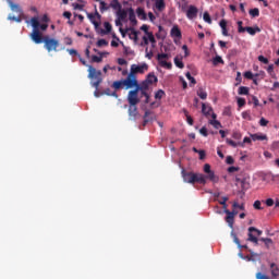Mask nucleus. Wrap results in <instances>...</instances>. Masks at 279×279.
Here are the masks:
<instances>
[{
  "label": "nucleus",
  "instance_id": "aec40b11",
  "mask_svg": "<svg viewBox=\"0 0 279 279\" xmlns=\"http://www.w3.org/2000/svg\"><path fill=\"white\" fill-rule=\"evenodd\" d=\"M104 27H105V29L100 28V34L102 36H106L108 34H110V32H112V24H110V22H105Z\"/></svg>",
  "mask_w": 279,
  "mask_h": 279
},
{
  "label": "nucleus",
  "instance_id": "0e129e2a",
  "mask_svg": "<svg viewBox=\"0 0 279 279\" xmlns=\"http://www.w3.org/2000/svg\"><path fill=\"white\" fill-rule=\"evenodd\" d=\"M199 160H205L206 158V150L199 149L198 150Z\"/></svg>",
  "mask_w": 279,
  "mask_h": 279
},
{
  "label": "nucleus",
  "instance_id": "473e14b6",
  "mask_svg": "<svg viewBox=\"0 0 279 279\" xmlns=\"http://www.w3.org/2000/svg\"><path fill=\"white\" fill-rule=\"evenodd\" d=\"M197 95L199 96V99L203 100L208 98V93H206L202 87L197 90Z\"/></svg>",
  "mask_w": 279,
  "mask_h": 279
},
{
  "label": "nucleus",
  "instance_id": "bb28decb",
  "mask_svg": "<svg viewBox=\"0 0 279 279\" xmlns=\"http://www.w3.org/2000/svg\"><path fill=\"white\" fill-rule=\"evenodd\" d=\"M252 141L256 142V141H267V135L266 134H258V133H255V134H251L250 135Z\"/></svg>",
  "mask_w": 279,
  "mask_h": 279
},
{
  "label": "nucleus",
  "instance_id": "864d4df0",
  "mask_svg": "<svg viewBox=\"0 0 279 279\" xmlns=\"http://www.w3.org/2000/svg\"><path fill=\"white\" fill-rule=\"evenodd\" d=\"M225 117H232V108L231 107H226L223 110Z\"/></svg>",
  "mask_w": 279,
  "mask_h": 279
},
{
  "label": "nucleus",
  "instance_id": "c756f323",
  "mask_svg": "<svg viewBox=\"0 0 279 279\" xmlns=\"http://www.w3.org/2000/svg\"><path fill=\"white\" fill-rule=\"evenodd\" d=\"M238 95H250V87L240 86L238 89Z\"/></svg>",
  "mask_w": 279,
  "mask_h": 279
},
{
  "label": "nucleus",
  "instance_id": "79ce46f5",
  "mask_svg": "<svg viewBox=\"0 0 279 279\" xmlns=\"http://www.w3.org/2000/svg\"><path fill=\"white\" fill-rule=\"evenodd\" d=\"M226 143H227V145H230L231 147H234V148L240 147L239 142H234L230 138H226Z\"/></svg>",
  "mask_w": 279,
  "mask_h": 279
},
{
  "label": "nucleus",
  "instance_id": "a19ab883",
  "mask_svg": "<svg viewBox=\"0 0 279 279\" xmlns=\"http://www.w3.org/2000/svg\"><path fill=\"white\" fill-rule=\"evenodd\" d=\"M259 74H254L252 73V71H246L244 73V77H246V80H254V77H258Z\"/></svg>",
  "mask_w": 279,
  "mask_h": 279
},
{
  "label": "nucleus",
  "instance_id": "2eb2a0df",
  "mask_svg": "<svg viewBox=\"0 0 279 279\" xmlns=\"http://www.w3.org/2000/svg\"><path fill=\"white\" fill-rule=\"evenodd\" d=\"M129 84H131L132 86H130L129 88H134L132 89L133 93H141V95H143V89L141 87V84L138 83V80L136 78H130L129 80Z\"/></svg>",
  "mask_w": 279,
  "mask_h": 279
},
{
  "label": "nucleus",
  "instance_id": "37998d69",
  "mask_svg": "<svg viewBox=\"0 0 279 279\" xmlns=\"http://www.w3.org/2000/svg\"><path fill=\"white\" fill-rule=\"evenodd\" d=\"M185 77L189 80L190 84H197V81L191 75V72H186Z\"/></svg>",
  "mask_w": 279,
  "mask_h": 279
},
{
  "label": "nucleus",
  "instance_id": "58836bf2",
  "mask_svg": "<svg viewBox=\"0 0 279 279\" xmlns=\"http://www.w3.org/2000/svg\"><path fill=\"white\" fill-rule=\"evenodd\" d=\"M174 64L178 69H184V62H182V59L178 57L174 58Z\"/></svg>",
  "mask_w": 279,
  "mask_h": 279
},
{
  "label": "nucleus",
  "instance_id": "49530a36",
  "mask_svg": "<svg viewBox=\"0 0 279 279\" xmlns=\"http://www.w3.org/2000/svg\"><path fill=\"white\" fill-rule=\"evenodd\" d=\"M104 61V57L102 56H97V54H93L92 56V62H97V63H99V62H102Z\"/></svg>",
  "mask_w": 279,
  "mask_h": 279
},
{
  "label": "nucleus",
  "instance_id": "f8f14e48",
  "mask_svg": "<svg viewBox=\"0 0 279 279\" xmlns=\"http://www.w3.org/2000/svg\"><path fill=\"white\" fill-rule=\"evenodd\" d=\"M198 12L197 7L191 4L186 11V19H189V21L197 19Z\"/></svg>",
  "mask_w": 279,
  "mask_h": 279
},
{
  "label": "nucleus",
  "instance_id": "f03ea898",
  "mask_svg": "<svg viewBox=\"0 0 279 279\" xmlns=\"http://www.w3.org/2000/svg\"><path fill=\"white\" fill-rule=\"evenodd\" d=\"M33 43H35V45H45V48L47 49V51H58V45H60V41H58V39L56 38H50V37H39L38 34H34L33 35Z\"/></svg>",
  "mask_w": 279,
  "mask_h": 279
},
{
  "label": "nucleus",
  "instance_id": "09e8293b",
  "mask_svg": "<svg viewBox=\"0 0 279 279\" xmlns=\"http://www.w3.org/2000/svg\"><path fill=\"white\" fill-rule=\"evenodd\" d=\"M142 40L143 41L140 44L141 47H145V46L149 45V36H143Z\"/></svg>",
  "mask_w": 279,
  "mask_h": 279
},
{
  "label": "nucleus",
  "instance_id": "7ed1b4c3",
  "mask_svg": "<svg viewBox=\"0 0 279 279\" xmlns=\"http://www.w3.org/2000/svg\"><path fill=\"white\" fill-rule=\"evenodd\" d=\"M181 175L185 184H195V182H197L198 184H206V175L202 173L189 172L185 169H182Z\"/></svg>",
  "mask_w": 279,
  "mask_h": 279
},
{
  "label": "nucleus",
  "instance_id": "412c9836",
  "mask_svg": "<svg viewBox=\"0 0 279 279\" xmlns=\"http://www.w3.org/2000/svg\"><path fill=\"white\" fill-rule=\"evenodd\" d=\"M129 29H131V34H129V38L130 40H133V43L136 45L138 43V31L130 27Z\"/></svg>",
  "mask_w": 279,
  "mask_h": 279
},
{
  "label": "nucleus",
  "instance_id": "bf43d9fd",
  "mask_svg": "<svg viewBox=\"0 0 279 279\" xmlns=\"http://www.w3.org/2000/svg\"><path fill=\"white\" fill-rule=\"evenodd\" d=\"M68 52L70 56H77V58H80V52H77V50L74 48L68 49Z\"/></svg>",
  "mask_w": 279,
  "mask_h": 279
},
{
  "label": "nucleus",
  "instance_id": "de8ad7c7",
  "mask_svg": "<svg viewBox=\"0 0 279 279\" xmlns=\"http://www.w3.org/2000/svg\"><path fill=\"white\" fill-rule=\"evenodd\" d=\"M242 119H246L247 121H252V113L250 111L242 112Z\"/></svg>",
  "mask_w": 279,
  "mask_h": 279
},
{
  "label": "nucleus",
  "instance_id": "c03bdc74",
  "mask_svg": "<svg viewBox=\"0 0 279 279\" xmlns=\"http://www.w3.org/2000/svg\"><path fill=\"white\" fill-rule=\"evenodd\" d=\"M167 58H169V54H167V53H158L157 54V60H158L159 64H160V62H165V59H167Z\"/></svg>",
  "mask_w": 279,
  "mask_h": 279
},
{
  "label": "nucleus",
  "instance_id": "ddd939ff",
  "mask_svg": "<svg viewBox=\"0 0 279 279\" xmlns=\"http://www.w3.org/2000/svg\"><path fill=\"white\" fill-rule=\"evenodd\" d=\"M204 172L207 173V175H205V180H210V182H217V180L215 179V171L210 169V163L204 165Z\"/></svg>",
  "mask_w": 279,
  "mask_h": 279
},
{
  "label": "nucleus",
  "instance_id": "423d86ee",
  "mask_svg": "<svg viewBox=\"0 0 279 279\" xmlns=\"http://www.w3.org/2000/svg\"><path fill=\"white\" fill-rule=\"evenodd\" d=\"M8 3H9V8L11 9V11L16 12V14H19V16L9 14L8 21H15V23H23V19H21V16H23V14H24L23 8H21L20 4L14 3L12 0H9Z\"/></svg>",
  "mask_w": 279,
  "mask_h": 279
},
{
  "label": "nucleus",
  "instance_id": "9d476101",
  "mask_svg": "<svg viewBox=\"0 0 279 279\" xmlns=\"http://www.w3.org/2000/svg\"><path fill=\"white\" fill-rule=\"evenodd\" d=\"M114 90H120L123 86L125 87V90L130 89L131 83H130V76H126V78H122L120 81H114L111 85Z\"/></svg>",
  "mask_w": 279,
  "mask_h": 279
},
{
  "label": "nucleus",
  "instance_id": "052dcab7",
  "mask_svg": "<svg viewBox=\"0 0 279 279\" xmlns=\"http://www.w3.org/2000/svg\"><path fill=\"white\" fill-rule=\"evenodd\" d=\"M72 7L74 8V10H80L82 12V10H84V4H80V3H72Z\"/></svg>",
  "mask_w": 279,
  "mask_h": 279
},
{
  "label": "nucleus",
  "instance_id": "a878e982",
  "mask_svg": "<svg viewBox=\"0 0 279 279\" xmlns=\"http://www.w3.org/2000/svg\"><path fill=\"white\" fill-rule=\"evenodd\" d=\"M136 14H137L138 19H141L142 21H147V13H145V9L138 7L136 9Z\"/></svg>",
  "mask_w": 279,
  "mask_h": 279
},
{
  "label": "nucleus",
  "instance_id": "b1692460",
  "mask_svg": "<svg viewBox=\"0 0 279 279\" xmlns=\"http://www.w3.org/2000/svg\"><path fill=\"white\" fill-rule=\"evenodd\" d=\"M155 1V8L158 10V12H162L165 8H167V4L165 3V0H154Z\"/></svg>",
  "mask_w": 279,
  "mask_h": 279
},
{
  "label": "nucleus",
  "instance_id": "e2e57ef3",
  "mask_svg": "<svg viewBox=\"0 0 279 279\" xmlns=\"http://www.w3.org/2000/svg\"><path fill=\"white\" fill-rule=\"evenodd\" d=\"M199 134L205 137L208 136V129H206V126L201 128Z\"/></svg>",
  "mask_w": 279,
  "mask_h": 279
},
{
  "label": "nucleus",
  "instance_id": "c9c22d12",
  "mask_svg": "<svg viewBox=\"0 0 279 279\" xmlns=\"http://www.w3.org/2000/svg\"><path fill=\"white\" fill-rule=\"evenodd\" d=\"M120 45L123 47V51L125 56H132V53H134V50H130V47L125 46L123 41H120Z\"/></svg>",
  "mask_w": 279,
  "mask_h": 279
},
{
  "label": "nucleus",
  "instance_id": "2f4dec72",
  "mask_svg": "<svg viewBox=\"0 0 279 279\" xmlns=\"http://www.w3.org/2000/svg\"><path fill=\"white\" fill-rule=\"evenodd\" d=\"M209 125H213L215 130H219L220 128H223V125L219 120H209Z\"/></svg>",
  "mask_w": 279,
  "mask_h": 279
},
{
  "label": "nucleus",
  "instance_id": "39448f33",
  "mask_svg": "<svg viewBox=\"0 0 279 279\" xmlns=\"http://www.w3.org/2000/svg\"><path fill=\"white\" fill-rule=\"evenodd\" d=\"M31 26L33 27V31L29 35L31 40L34 41V34L39 37L43 38V33L41 32H47V29L49 28V24H40V21H38V17H32L31 19Z\"/></svg>",
  "mask_w": 279,
  "mask_h": 279
},
{
  "label": "nucleus",
  "instance_id": "6e6552de",
  "mask_svg": "<svg viewBox=\"0 0 279 279\" xmlns=\"http://www.w3.org/2000/svg\"><path fill=\"white\" fill-rule=\"evenodd\" d=\"M262 235L263 231L260 229H256V227H250L246 241H248L250 243H254V245H258V242L260 241L258 236Z\"/></svg>",
  "mask_w": 279,
  "mask_h": 279
},
{
  "label": "nucleus",
  "instance_id": "5fc2aeb1",
  "mask_svg": "<svg viewBox=\"0 0 279 279\" xmlns=\"http://www.w3.org/2000/svg\"><path fill=\"white\" fill-rule=\"evenodd\" d=\"M269 124V120L265 119V118H260L259 120V125L262 128H267V125Z\"/></svg>",
  "mask_w": 279,
  "mask_h": 279
},
{
  "label": "nucleus",
  "instance_id": "cd10ccee",
  "mask_svg": "<svg viewBox=\"0 0 279 279\" xmlns=\"http://www.w3.org/2000/svg\"><path fill=\"white\" fill-rule=\"evenodd\" d=\"M225 221L228 223L229 228L234 229V216L231 214H227Z\"/></svg>",
  "mask_w": 279,
  "mask_h": 279
},
{
  "label": "nucleus",
  "instance_id": "4be33fe9",
  "mask_svg": "<svg viewBox=\"0 0 279 279\" xmlns=\"http://www.w3.org/2000/svg\"><path fill=\"white\" fill-rule=\"evenodd\" d=\"M269 267H270V274H271L272 278H278L279 267L277 266V264L276 263H270Z\"/></svg>",
  "mask_w": 279,
  "mask_h": 279
},
{
  "label": "nucleus",
  "instance_id": "393cba45",
  "mask_svg": "<svg viewBox=\"0 0 279 279\" xmlns=\"http://www.w3.org/2000/svg\"><path fill=\"white\" fill-rule=\"evenodd\" d=\"M246 32H247V34H250V36H256V34L260 33V27L246 26Z\"/></svg>",
  "mask_w": 279,
  "mask_h": 279
},
{
  "label": "nucleus",
  "instance_id": "4468645a",
  "mask_svg": "<svg viewBox=\"0 0 279 279\" xmlns=\"http://www.w3.org/2000/svg\"><path fill=\"white\" fill-rule=\"evenodd\" d=\"M129 121H136V117H138V108L136 105L129 106Z\"/></svg>",
  "mask_w": 279,
  "mask_h": 279
},
{
  "label": "nucleus",
  "instance_id": "4d7b16f0",
  "mask_svg": "<svg viewBox=\"0 0 279 279\" xmlns=\"http://www.w3.org/2000/svg\"><path fill=\"white\" fill-rule=\"evenodd\" d=\"M145 51H146V58H148V60H151L154 58V51L151 50L149 51L148 47H146Z\"/></svg>",
  "mask_w": 279,
  "mask_h": 279
},
{
  "label": "nucleus",
  "instance_id": "72a5a7b5",
  "mask_svg": "<svg viewBox=\"0 0 279 279\" xmlns=\"http://www.w3.org/2000/svg\"><path fill=\"white\" fill-rule=\"evenodd\" d=\"M213 64H214V66H217L218 64H223V58H221V56L217 54L213 59Z\"/></svg>",
  "mask_w": 279,
  "mask_h": 279
},
{
  "label": "nucleus",
  "instance_id": "5701e85b",
  "mask_svg": "<svg viewBox=\"0 0 279 279\" xmlns=\"http://www.w3.org/2000/svg\"><path fill=\"white\" fill-rule=\"evenodd\" d=\"M210 112H213V107L202 102V114H204V117H210Z\"/></svg>",
  "mask_w": 279,
  "mask_h": 279
},
{
  "label": "nucleus",
  "instance_id": "8fccbe9b",
  "mask_svg": "<svg viewBox=\"0 0 279 279\" xmlns=\"http://www.w3.org/2000/svg\"><path fill=\"white\" fill-rule=\"evenodd\" d=\"M257 60H258L259 62H263V64H269V59H267V57H265V56H263V54L258 56V57H257Z\"/></svg>",
  "mask_w": 279,
  "mask_h": 279
},
{
  "label": "nucleus",
  "instance_id": "4c0bfd02",
  "mask_svg": "<svg viewBox=\"0 0 279 279\" xmlns=\"http://www.w3.org/2000/svg\"><path fill=\"white\" fill-rule=\"evenodd\" d=\"M203 21H205V23H208V25L213 24V19L210 17V14L208 12H204Z\"/></svg>",
  "mask_w": 279,
  "mask_h": 279
},
{
  "label": "nucleus",
  "instance_id": "9b49d317",
  "mask_svg": "<svg viewBox=\"0 0 279 279\" xmlns=\"http://www.w3.org/2000/svg\"><path fill=\"white\" fill-rule=\"evenodd\" d=\"M128 101L129 106H136L141 102V99H138V93L133 92L132 89L128 94Z\"/></svg>",
  "mask_w": 279,
  "mask_h": 279
},
{
  "label": "nucleus",
  "instance_id": "e433bc0d",
  "mask_svg": "<svg viewBox=\"0 0 279 279\" xmlns=\"http://www.w3.org/2000/svg\"><path fill=\"white\" fill-rule=\"evenodd\" d=\"M245 144L251 145L252 144V137H244L242 142H239L240 147H245Z\"/></svg>",
  "mask_w": 279,
  "mask_h": 279
},
{
  "label": "nucleus",
  "instance_id": "3c124183",
  "mask_svg": "<svg viewBox=\"0 0 279 279\" xmlns=\"http://www.w3.org/2000/svg\"><path fill=\"white\" fill-rule=\"evenodd\" d=\"M160 66H163V69H172L173 64H171V62H167V61H160Z\"/></svg>",
  "mask_w": 279,
  "mask_h": 279
},
{
  "label": "nucleus",
  "instance_id": "a211bd4d",
  "mask_svg": "<svg viewBox=\"0 0 279 279\" xmlns=\"http://www.w3.org/2000/svg\"><path fill=\"white\" fill-rule=\"evenodd\" d=\"M170 36H172V38H182V31H180L178 25L172 26Z\"/></svg>",
  "mask_w": 279,
  "mask_h": 279
},
{
  "label": "nucleus",
  "instance_id": "20e7f679",
  "mask_svg": "<svg viewBox=\"0 0 279 279\" xmlns=\"http://www.w3.org/2000/svg\"><path fill=\"white\" fill-rule=\"evenodd\" d=\"M156 83H158V76H156L154 72H150L146 76V80L143 81L142 84H140L142 88V97H146V99L144 100L145 104H149V94L147 93V90H149V84Z\"/></svg>",
  "mask_w": 279,
  "mask_h": 279
},
{
  "label": "nucleus",
  "instance_id": "1a4fd4ad",
  "mask_svg": "<svg viewBox=\"0 0 279 279\" xmlns=\"http://www.w3.org/2000/svg\"><path fill=\"white\" fill-rule=\"evenodd\" d=\"M147 69H149V66L147 65V63H143V64H141V65H138V64H132V65H131L130 73L128 74L129 80H130V78H136V73H145V71H147Z\"/></svg>",
  "mask_w": 279,
  "mask_h": 279
},
{
  "label": "nucleus",
  "instance_id": "a18cd8bd",
  "mask_svg": "<svg viewBox=\"0 0 279 279\" xmlns=\"http://www.w3.org/2000/svg\"><path fill=\"white\" fill-rule=\"evenodd\" d=\"M141 31L144 32V34H146V36H149V34H154V33L149 32V26L147 24L142 25Z\"/></svg>",
  "mask_w": 279,
  "mask_h": 279
},
{
  "label": "nucleus",
  "instance_id": "0eeeda50",
  "mask_svg": "<svg viewBox=\"0 0 279 279\" xmlns=\"http://www.w3.org/2000/svg\"><path fill=\"white\" fill-rule=\"evenodd\" d=\"M109 8L117 11V17L121 21H125V19H128V9H123V7L119 3V0H111Z\"/></svg>",
  "mask_w": 279,
  "mask_h": 279
},
{
  "label": "nucleus",
  "instance_id": "f704fd0d",
  "mask_svg": "<svg viewBox=\"0 0 279 279\" xmlns=\"http://www.w3.org/2000/svg\"><path fill=\"white\" fill-rule=\"evenodd\" d=\"M248 13L251 16H253V19H256V16H260V10H258V8L251 9Z\"/></svg>",
  "mask_w": 279,
  "mask_h": 279
},
{
  "label": "nucleus",
  "instance_id": "6ab92c4d",
  "mask_svg": "<svg viewBox=\"0 0 279 279\" xmlns=\"http://www.w3.org/2000/svg\"><path fill=\"white\" fill-rule=\"evenodd\" d=\"M128 12H129V21L132 23V25H137L138 21L136 20V13L134 12V9L129 8Z\"/></svg>",
  "mask_w": 279,
  "mask_h": 279
},
{
  "label": "nucleus",
  "instance_id": "680f3d73",
  "mask_svg": "<svg viewBox=\"0 0 279 279\" xmlns=\"http://www.w3.org/2000/svg\"><path fill=\"white\" fill-rule=\"evenodd\" d=\"M253 207L255 208V210H263V207L260 206V201H255Z\"/></svg>",
  "mask_w": 279,
  "mask_h": 279
},
{
  "label": "nucleus",
  "instance_id": "c85d7f7f",
  "mask_svg": "<svg viewBox=\"0 0 279 279\" xmlns=\"http://www.w3.org/2000/svg\"><path fill=\"white\" fill-rule=\"evenodd\" d=\"M259 241L265 243L267 250H269V247L274 245V240H271V238H260Z\"/></svg>",
  "mask_w": 279,
  "mask_h": 279
},
{
  "label": "nucleus",
  "instance_id": "f257e3e1",
  "mask_svg": "<svg viewBox=\"0 0 279 279\" xmlns=\"http://www.w3.org/2000/svg\"><path fill=\"white\" fill-rule=\"evenodd\" d=\"M88 80L90 81V86H93V88H95L94 92V97H101V93H99V84H101V82H104V78H101V72L95 68H93V65H89V70H88V75H87Z\"/></svg>",
  "mask_w": 279,
  "mask_h": 279
},
{
  "label": "nucleus",
  "instance_id": "dca6fc26",
  "mask_svg": "<svg viewBox=\"0 0 279 279\" xmlns=\"http://www.w3.org/2000/svg\"><path fill=\"white\" fill-rule=\"evenodd\" d=\"M231 236L233 239V243L238 245L239 250H247V252H250L251 248L246 244H241V240H239V236H236L234 230L231 231Z\"/></svg>",
  "mask_w": 279,
  "mask_h": 279
},
{
  "label": "nucleus",
  "instance_id": "69168bd1",
  "mask_svg": "<svg viewBox=\"0 0 279 279\" xmlns=\"http://www.w3.org/2000/svg\"><path fill=\"white\" fill-rule=\"evenodd\" d=\"M238 106L239 108H243V106H245V98H238Z\"/></svg>",
  "mask_w": 279,
  "mask_h": 279
},
{
  "label": "nucleus",
  "instance_id": "603ef678",
  "mask_svg": "<svg viewBox=\"0 0 279 279\" xmlns=\"http://www.w3.org/2000/svg\"><path fill=\"white\" fill-rule=\"evenodd\" d=\"M149 43L151 44V48H156V37H154V34H149Z\"/></svg>",
  "mask_w": 279,
  "mask_h": 279
},
{
  "label": "nucleus",
  "instance_id": "13d9d810",
  "mask_svg": "<svg viewBox=\"0 0 279 279\" xmlns=\"http://www.w3.org/2000/svg\"><path fill=\"white\" fill-rule=\"evenodd\" d=\"M119 32H120L122 38H125V36L128 35V32H131V29H130V27L126 29H123L122 27H120Z\"/></svg>",
  "mask_w": 279,
  "mask_h": 279
},
{
  "label": "nucleus",
  "instance_id": "f3484780",
  "mask_svg": "<svg viewBox=\"0 0 279 279\" xmlns=\"http://www.w3.org/2000/svg\"><path fill=\"white\" fill-rule=\"evenodd\" d=\"M236 180V182H240V184H241V191H240V193L242 194V195H245V191H247V189H250V182H247V179H239V178H236L235 179Z\"/></svg>",
  "mask_w": 279,
  "mask_h": 279
},
{
  "label": "nucleus",
  "instance_id": "774afa93",
  "mask_svg": "<svg viewBox=\"0 0 279 279\" xmlns=\"http://www.w3.org/2000/svg\"><path fill=\"white\" fill-rule=\"evenodd\" d=\"M92 24L94 25L96 32H98V34H100L99 22L92 20Z\"/></svg>",
  "mask_w": 279,
  "mask_h": 279
},
{
  "label": "nucleus",
  "instance_id": "6e6d98bb",
  "mask_svg": "<svg viewBox=\"0 0 279 279\" xmlns=\"http://www.w3.org/2000/svg\"><path fill=\"white\" fill-rule=\"evenodd\" d=\"M106 46H108V40H106V39H99V40L97 41V47H106Z\"/></svg>",
  "mask_w": 279,
  "mask_h": 279
},
{
  "label": "nucleus",
  "instance_id": "ea45409f",
  "mask_svg": "<svg viewBox=\"0 0 279 279\" xmlns=\"http://www.w3.org/2000/svg\"><path fill=\"white\" fill-rule=\"evenodd\" d=\"M165 95H167L166 93H165V90L163 89H158L156 93H155V99H162V97H165Z\"/></svg>",
  "mask_w": 279,
  "mask_h": 279
},
{
  "label": "nucleus",
  "instance_id": "338daca9",
  "mask_svg": "<svg viewBox=\"0 0 279 279\" xmlns=\"http://www.w3.org/2000/svg\"><path fill=\"white\" fill-rule=\"evenodd\" d=\"M226 163L227 165H234V158L232 156H227Z\"/></svg>",
  "mask_w": 279,
  "mask_h": 279
},
{
  "label": "nucleus",
  "instance_id": "7c9ffc66",
  "mask_svg": "<svg viewBox=\"0 0 279 279\" xmlns=\"http://www.w3.org/2000/svg\"><path fill=\"white\" fill-rule=\"evenodd\" d=\"M99 4H100V12H101V14H104V12H108V10H110V4L108 5L107 3H106V1H100L99 2Z\"/></svg>",
  "mask_w": 279,
  "mask_h": 279
}]
</instances>
